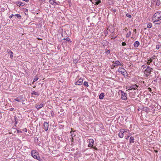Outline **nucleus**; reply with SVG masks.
Masks as SVG:
<instances>
[{
    "mask_svg": "<svg viewBox=\"0 0 161 161\" xmlns=\"http://www.w3.org/2000/svg\"><path fill=\"white\" fill-rule=\"evenodd\" d=\"M7 52L8 53L10 54V58L11 59H13V52L10 50H7Z\"/></svg>",
    "mask_w": 161,
    "mask_h": 161,
    "instance_id": "14",
    "label": "nucleus"
},
{
    "mask_svg": "<svg viewBox=\"0 0 161 161\" xmlns=\"http://www.w3.org/2000/svg\"><path fill=\"white\" fill-rule=\"evenodd\" d=\"M118 71L121 74H122L124 76H125V73L126 74L127 73L125 69L123 68H119L118 69Z\"/></svg>",
    "mask_w": 161,
    "mask_h": 161,
    "instance_id": "5",
    "label": "nucleus"
},
{
    "mask_svg": "<svg viewBox=\"0 0 161 161\" xmlns=\"http://www.w3.org/2000/svg\"><path fill=\"white\" fill-rule=\"evenodd\" d=\"M157 18L159 20L161 19V12H158L155 13L153 15V20L155 19V18Z\"/></svg>",
    "mask_w": 161,
    "mask_h": 161,
    "instance_id": "3",
    "label": "nucleus"
},
{
    "mask_svg": "<svg viewBox=\"0 0 161 161\" xmlns=\"http://www.w3.org/2000/svg\"><path fill=\"white\" fill-rule=\"evenodd\" d=\"M14 109V108H11L10 109V111H12Z\"/></svg>",
    "mask_w": 161,
    "mask_h": 161,
    "instance_id": "44",
    "label": "nucleus"
},
{
    "mask_svg": "<svg viewBox=\"0 0 161 161\" xmlns=\"http://www.w3.org/2000/svg\"><path fill=\"white\" fill-rule=\"evenodd\" d=\"M142 67L143 68V69H146L144 70V74H145L146 76H148L151 73L152 68L148 66H145L144 65H142Z\"/></svg>",
    "mask_w": 161,
    "mask_h": 161,
    "instance_id": "1",
    "label": "nucleus"
},
{
    "mask_svg": "<svg viewBox=\"0 0 161 161\" xmlns=\"http://www.w3.org/2000/svg\"><path fill=\"white\" fill-rule=\"evenodd\" d=\"M156 48L157 50H158L159 48V45H157L156 46Z\"/></svg>",
    "mask_w": 161,
    "mask_h": 161,
    "instance_id": "34",
    "label": "nucleus"
},
{
    "mask_svg": "<svg viewBox=\"0 0 161 161\" xmlns=\"http://www.w3.org/2000/svg\"><path fill=\"white\" fill-rule=\"evenodd\" d=\"M17 132L19 133H22V131L21 130H17Z\"/></svg>",
    "mask_w": 161,
    "mask_h": 161,
    "instance_id": "42",
    "label": "nucleus"
},
{
    "mask_svg": "<svg viewBox=\"0 0 161 161\" xmlns=\"http://www.w3.org/2000/svg\"><path fill=\"white\" fill-rule=\"evenodd\" d=\"M15 16H16V17L19 19H20L21 18V16L19 14H16Z\"/></svg>",
    "mask_w": 161,
    "mask_h": 161,
    "instance_id": "25",
    "label": "nucleus"
},
{
    "mask_svg": "<svg viewBox=\"0 0 161 161\" xmlns=\"http://www.w3.org/2000/svg\"><path fill=\"white\" fill-rule=\"evenodd\" d=\"M15 4L18 6H23L25 5V3H22L20 1L16 2Z\"/></svg>",
    "mask_w": 161,
    "mask_h": 161,
    "instance_id": "13",
    "label": "nucleus"
},
{
    "mask_svg": "<svg viewBox=\"0 0 161 161\" xmlns=\"http://www.w3.org/2000/svg\"><path fill=\"white\" fill-rule=\"evenodd\" d=\"M130 136H127V138H126V139H128V138Z\"/></svg>",
    "mask_w": 161,
    "mask_h": 161,
    "instance_id": "46",
    "label": "nucleus"
},
{
    "mask_svg": "<svg viewBox=\"0 0 161 161\" xmlns=\"http://www.w3.org/2000/svg\"><path fill=\"white\" fill-rule=\"evenodd\" d=\"M124 131L123 130H120V132L119 133V136L120 138H122L124 136Z\"/></svg>",
    "mask_w": 161,
    "mask_h": 161,
    "instance_id": "12",
    "label": "nucleus"
},
{
    "mask_svg": "<svg viewBox=\"0 0 161 161\" xmlns=\"http://www.w3.org/2000/svg\"><path fill=\"white\" fill-rule=\"evenodd\" d=\"M110 51V49H105V53L106 54L108 55L109 54Z\"/></svg>",
    "mask_w": 161,
    "mask_h": 161,
    "instance_id": "22",
    "label": "nucleus"
},
{
    "mask_svg": "<svg viewBox=\"0 0 161 161\" xmlns=\"http://www.w3.org/2000/svg\"><path fill=\"white\" fill-rule=\"evenodd\" d=\"M122 45L123 46H125L126 45V43L125 42H123L122 43Z\"/></svg>",
    "mask_w": 161,
    "mask_h": 161,
    "instance_id": "38",
    "label": "nucleus"
},
{
    "mask_svg": "<svg viewBox=\"0 0 161 161\" xmlns=\"http://www.w3.org/2000/svg\"><path fill=\"white\" fill-rule=\"evenodd\" d=\"M89 143L88 145V147H92L93 144H94L93 140L92 139L89 140Z\"/></svg>",
    "mask_w": 161,
    "mask_h": 161,
    "instance_id": "9",
    "label": "nucleus"
},
{
    "mask_svg": "<svg viewBox=\"0 0 161 161\" xmlns=\"http://www.w3.org/2000/svg\"><path fill=\"white\" fill-rule=\"evenodd\" d=\"M136 29H135L134 30V32H136Z\"/></svg>",
    "mask_w": 161,
    "mask_h": 161,
    "instance_id": "49",
    "label": "nucleus"
},
{
    "mask_svg": "<svg viewBox=\"0 0 161 161\" xmlns=\"http://www.w3.org/2000/svg\"><path fill=\"white\" fill-rule=\"evenodd\" d=\"M23 131H25V132H27V129L26 128H25V129H24L23 130Z\"/></svg>",
    "mask_w": 161,
    "mask_h": 161,
    "instance_id": "43",
    "label": "nucleus"
},
{
    "mask_svg": "<svg viewBox=\"0 0 161 161\" xmlns=\"http://www.w3.org/2000/svg\"><path fill=\"white\" fill-rule=\"evenodd\" d=\"M153 61V60L151 58H150L149 60L147 62V64H148L150 65V63Z\"/></svg>",
    "mask_w": 161,
    "mask_h": 161,
    "instance_id": "29",
    "label": "nucleus"
},
{
    "mask_svg": "<svg viewBox=\"0 0 161 161\" xmlns=\"http://www.w3.org/2000/svg\"><path fill=\"white\" fill-rule=\"evenodd\" d=\"M140 43L138 41H136L134 43V46L135 47H137L139 45Z\"/></svg>",
    "mask_w": 161,
    "mask_h": 161,
    "instance_id": "16",
    "label": "nucleus"
},
{
    "mask_svg": "<svg viewBox=\"0 0 161 161\" xmlns=\"http://www.w3.org/2000/svg\"><path fill=\"white\" fill-rule=\"evenodd\" d=\"M48 123L47 122H44L43 125V129H44V130L46 131L48 130Z\"/></svg>",
    "mask_w": 161,
    "mask_h": 161,
    "instance_id": "7",
    "label": "nucleus"
},
{
    "mask_svg": "<svg viewBox=\"0 0 161 161\" xmlns=\"http://www.w3.org/2000/svg\"><path fill=\"white\" fill-rule=\"evenodd\" d=\"M138 87V86L136 85H133L130 87L131 88L130 90H134L136 89Z\"/></svg>",
    "mask_w": 161,
    "mask_h": 161,
    "instance_id": "15",
    "label": "nucleus"
},
{
    "mask_svg": "<svg viewBox=\"0 0 161 161\" xmlns=\"http://www.w3.org/2000/svg\"><path fill=\"white\" fill-rule=\"evenodd\" d=\"M50 113L52 117H53L54 116V113L53 111L52 110L50 111Z\"/></svg>",
    "mask_w": 161,
    "mask_h": 161,
    "instance_id": "28",
    "label": "nucleus"
},
{
    "mask_svg": "<svg viewBox=\"0 0 161 161\" xmlns=\"http://www.w3.org/2000/svg\"><path fill=\"white\" fill-rule=\"evenodd\" d=\"M114 11V12H116V10L115 9H114L113 10Z\"/></svg>",
    "mask_w": 161,
    "mask_h": 161,
    "instance_id": "50",
    "label": "nucleus"
},
{
    "mask_svg": "<svg viewBox=\"0 0 161 161\" xmlns=\"http://www.w3.org/2000/svg\"><path fill=\"white\" fill-rule=\"evenodd\" d=\"M64 40H66V41H67L68 42H71V41H70V39H69V37H67L66 38H64Z\"/></svg>",
    "mask_w": 161,
    "mask_h": 161,
    "instance_id": "30",
    "label": "nucleus"
},
{
    "mask_svg": "<svg viewBox=\"0 0 161 161\" xmlns=\"http://www.w3.org/2000/svg\"><path fill=\"white\" fill-rule=\"evenodd\" d=\"M131 93L130 94V96L131 98H133L134 99L135 98V96H131Z\"/></svg>",
    "mask_w": 161,
    "mask_h": 161,
    "instance_id": "37",
    "label": "nucleus"
},
{
    "mask_svg": "<svg viewBox=\"0 0 161 161\" xmlns=\"http://www.w3.org/2000/svg\"><path fill=\"white\" fill-rule=\"evenodd\" d=\"M124 130V132H127V131H129L127 129H123V130Z\"/></svg>",
    "mask_w": 161,
    "mask_h": 161,
    "instance_id": "39",
    "label": "nucleus"
},
{
    "mask_svg": "<svg viewBox=\"0 0 161 161\" xmlns=\"http://www.w3.org/2000/svg\"><path fill=\"white\" fill-rule=\"evenodd\" d=\"M104 96V93H102L100 94V95L99 96V98L100 99H102L103 98Z\"/></svg>",
    "mask_w": 161,
    "mask_h": 161,
    "instance_id": "17",
    "label": "nucleus"
},
{
    "mask_svg": "<svg viewBox=\"0 0 161 161\" xmlns=\"http://www.w3.org/2000/svg\"><path fill=\"white\" fill-rule=\"evenodd\" d=\"M38 77H36L35 78L33 81V83L35 82V81H36L38 79Z\"/></svg>",
    "mask_w": 161,
    "mask_h": 161,
    "instance_id": "31",
    "label": "nucleus"
},
{
    "mask_svg": "<svg viewBox=\"0 0 161 161\" xmlns=\"http://www.w3.org/2000/svg\"><path fill=\"white\" fill-rule=\"evenodd\" d=\"M15 125H16L17 124L18 121H15Z\"/></svg>",
    "mask_w": 161,
    "mask_h": 161,
    "instance_id": "45",
    "label": "nucleus"
},
{
    "mask_svg": "<svg viewBox=\"0 0 161 161\" xmlns=\"http://www.w3.org/2000/svg\"><path fill=\"white\" fill-rule=\"evenodd\" d=\"M83 84L85 86H87V87H88L89 86V85L88 84V82H87L86 81H84V82Z\"/></svg>",
    "mask_w": 161,
    "mask_h": 161,
    "instance_id": "26",
    "label": "nucleus"
},
{
    "mask_svg": "<svg viewBox=\"0 0 161 161\" xmlns=\"http://www.w3.org/2000/svg\"><path fill=\"white\" fill-rule=\"evenodd\" d=\"M72 132H70V133H71H71H72Z\"/></svg>",
    "mask_w": 161,
    "mask_h": 161,
    "instance_id": "51",
    "label": "nucleus"
},
{
    "mask_svg": "<svg viewBox=\"0 0 161 161\" xmlns=\"http://www.w3.org/2000/svg\"><path fill=\"white\" fill-rule=\"evenodd\" d=\"M113 65L114 67H115L117 65H121V63L119 61L117 60L113 64Z\"/></svg>",
    "mask_w": 161,
    "mask_h": 161,
    "instance_id": "11",
    "label": "nucleus"
},
{
    "mask_svg": "<svg viewBox=\"0 0 161 161\" xmlns=\"http://www.w3.org/2000/svg\"><path fill=\"white\" fill-rule=\"evenodd\" d=\"M125 30L126 31L127 30V28H125Z\"/></svg>",
    "mask_w": 161,
    "mask_h": 161,
    "instance_id": "47",
    "label": "nucleus"
},
{
    "mask_svg": "<svg viewBox=\"0 0 161 161\" xmlns=\"http://www.w3.org/2000/svg\"><path fill=\"white\" fill-rule=\"evenodd\" d=\"M152 27V24L151 23H148L147 24V28H150Z\"/></svg>",
    "mask_w": 161,
    "mask_h": 161,
    "instance_id": "24",
    "label": "nucleus"
},
{
    "mask_svg": "<svg viewBox=\"0 0 161 161\" xmlns=\"http://www.w3.org/2000/svg\"><path fill=\"white\" fill-rule=\"evenodd\" d=\"M43 1H44V0H40V2H43Z\"/></svg>",
    "mask_w": 161,
    "mask_h": 161,
    "instance_id": "48",
    "label": "nucleus"
},
{
    "mask_svg": "<svg viewBox=\"0 0 161 161\" xmlns=\"http://www.w3.org/2000/svg\"><path fill=\"white\" fill-rule=\"evenodd\" d=\"M154 20V22H157L158 21L160 20H159V19H156V18H155V19Z\"/></svg>",
    "mask_w": 161,
    "mask_h": 161,
    "instance_id": "33",
    "label": "nucleus"
},
{
    "mask_svg": "<svg viewBox=\"0 0 161 161\" xmlns=\"http://www.w3.org/2000/svg\"><path fill=\"white\" fill-rule=\"evenodd\" d=\"M131 33V31H129V32L126 35V37H129L130 36Z\"/></svg>",
    "mask_w": 161,
    "mask_h": 161,
    "instance_id": "21",
    "label": "nucleus"
},
{
    "mask_svg": "<svg viewBox=\"0 0 161 161\" xmlns=\"http://www.w3.org/2000/svg\"><path fill=\"white\" fill-rule=\"evenodd\" d=\"M157 0H152L151 1V3L152 4H156V2Z\"/></svg>",
    "mask_w": 161,
    "mask_h": 161,
    "instance_id": "27",
    "label": "nucleus"
},
{
    "mask_svg": "<svg viewBox=\"0 0 161 161\" xmlns=\"http://www.w3.org/2000/svg\"><path fill=\"white\" fill-rule=\"evenodd\" d=\"M14 119L15 121H18V119L16 116H14Z\"/></svg>",
    "mask_w": 161,
    "mask_h": 161,
    "instance_id": "40",
    "label": "nucleus"
},
{
    "mask_svg": "<svg viewBox=\"0 0 161 161\" xmlns=\"http://www.w3.org/2000/svg\"><path fill=\"white\" fill-rule=\"evenodd\" d=\"M24 97L23 96L20 95L17 97L16 98L14 99V100L20 102L21 101L24 102L25 100L23 99Z\"/></svg>",
    "mask_w": 161,
    "mask_h": 161,
    "instance_id": "4",
    "label": "nucleus"
},
{
    "mask_svg": "<svg viewBox=\"0 0 161 161\" xmlns=\"http://www.w3.org/2000/svg\"><path fill=\"white\" fill-rule=\"evenodd\" d=\"M121 98L122 100H125L127 99V94L125 93L123 91H121Z\"/></svg>",
    "mask_w": 161,
    "mask_h": 161,
    "instance_id": "6",
    "label": "nucleus"
},
{
    "mask_svg": "<svg viewBox=\"0 0 161 161\" xmlns=\"http://www.w3.org/2000/svg\"><path fill=\"white\" fill-rule=\"evenodd\" d=\"M14 14H11V15H10V16H9V18L10 19H11V18L12 17H13V16H14Z\"/></svg>",
    "mask_w": 161,
    "mask_h": 161,
    "instance_id": "41",
    "label": "nucleus"
},
{
    "mask_svg": "<svg viewBox=\"0 0 161 161\" xmlns=\"http://www.w3.org/2000/svg\"><path fill=\"white\" fill-rule=\"evenodd\" d=\"M31 95H35L39 96V93L37 92H36L35 91H32L31 93Z\"/></svg>",
    "mask_w": 161,
    "mask_h": 161,
    "instance_id": "18",
    "label": "nucleus"
},
{
    "mask_svg": "<svg viewBox=\"0 0 161 161\" xmlns=\"http://www.w3.org/2000/svg\"><path fill=\"white\" fill-rule=\"evenodd\" d=\"M31 155L33 158L40 161H42V159L39 156V154L34 150H32L31 151Z\"/></svg>",
    "mask_w": 161,
    "mask_h": 161,
    "instance_id": "2",
    "label": "nucleus"
},
{
    "mask_svg": "<svg viewBox=\"0 0 161 161\" xmlns=\"http://www.w3.org/2000/svg\"><path fill=\"white\" fill-rule=\"evenodd\" d=\"M100 2H101L100 1H97L96 2V4L97 5H98L100 3Z\"/></svg>",
    "mask_w": 161,
    "mask_h": 161,
    "instance_id": "36",
    "label": "nucleus"
},
{
    "mask_svg": "<svg viewBox=\"0 0 161 161\" xmlns=\"http://www.w3.org/2000/svg\"><path fill=\"white\" fill-rule=\"evenodd\" d=\"M83 81V79L81 78L77 81L75 82V85H81L82 84Z\"/></svg>",
    "mask_w": 161,
    "mask_h": 161,
    "instance_id": "8",
    "label": "nucleus"
},
{
    "mask_svg": "<svg viewBox=\"0 0 161 161\" xmlns=\"http://www.w3.org/2000/svg\"><path fill=\"white\" fill-rule=\"evenodd\" d=\"M111 36L112 37H111V39H115L117 37V36H116L115 37H114V36H113V35H112Z\"/></svg>",
    "mask_w": 161,
    "mask_h": 161,
    "instance_id": "35",
    "label": "nucleus"
},
{
    "mask_svg": "<svg viewBox=\"0 0 161 161\" xmlns=\"http://www.w3.org/2000/svg\"><path fill=\"white\" fill-rule=\"evenodd\" d=\"M43 104L42 103H41L40 104L37 103L36 105V108H37L38 110H39L41 108H42L43 107Z\"/></svg>",
    "mask_w": 161,
    "mask_h": 161,
    "instance_id": "10",
    "label": "nucleus"
},
{
    "mask_svg": "<svg viewBox=\"0 0 161 161\" xmlns=\"http://www.w3.org/2000/svg\"><path fill=\"white\" fill-rule=\"evenodd\" d=\"M49 2L52 5L54 4H57V3L55 2V0H50Z\"/></svg>",
    "mask_w": 161,
    "mask_h": 161,
    "instance_id": "19",
    "label": "nucleus"
},
{
    "mask_svg": "<svg viewBox=\"0 0 161 161\" xmlns=\"http://www.w3.org/2000/svg\"><path fill=\"white\" fill-rule=\"evenodd\" d=\"M126 15L127 17L129 18H131V15L129 14H127Z\"/></svg>",
    "mask_w": 161,
    "mask_h": 161,
    "instance_id": "32",
    "label": "nucleus"
},
{
    "mask_svg": "<svg viewBox=\"0 0 161 161\" xmlns=\"http://www.w3.org/2000/svg\"><path fill=\"white\" fill-rule=\"evenodd\" d=\"M134 139L133 137L132 136H131L130 138V142L131 143H133L134 142Z\"/></svg>",
    "mask_w": 161,
    "mask_h": 161,
    "instance_id": "20",
    "label": "nucleus"
},
{
    "mask_svg": "<svg viewBox=\"0 0 161 161\" xmlns=\"http://www.w3.org/2000/svg\"><path fill=\"white\" fill-rule=\"evenodd\" d=\"M160 4V2L159 0H157L156 2V5L159 6Z\"/></svg>",
    "mask_w": 161,
    "mask_h": 161,
    "instance_id": "23",
    "label": "nucleus"
},
{
    "mask_svg": "<svg viewBox=\"0 0 161 161\" xmlns=\"http://www.w3.org/2000/svg\"><path fill=\"white\" fill-rule=\"evenodd\" d=\"M157 24H159V23H156Z\"/></svg>",
    "mask_w": 161,
    "mask_h": 161,
    "instance_id": "52",
    "label": "nucleus"
}]
</instances>
